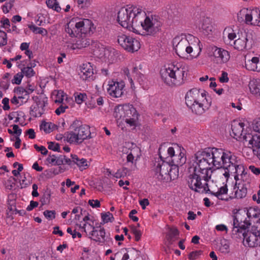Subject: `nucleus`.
Masks as SVG:
<instances>
[{"instance_id":"nucleus-54","label":"nucleus","mask_w":260,"mask_h":260,"mask_svg":"<svg viewBox=\"0 0 260 260\" xmlns=\"http://www.w3.org/2000/svg\"><path fill=\"white\" fill-rule=\"evenodd\" d=\"M43 214L49 220L55 218V211L54 210H46L43 212Z\"/></svg>"},{"instance_id":"nucleus-41","label":"nucleus","mask_w":260,"mask_h":260,"mask_svg":"<svg viewBox=\"0 0 260 260\" xmlns=\"http://www.w3.org/2000/svg\"><path fill=\"white\" fill-rule=\"evenodd\" d=\"M179 235L178 230L175 228H171L166 235V239L168 244H171L175 239Z\"/></svg>"},{"instance_id":"nucleus-6","label":"nucleus","mask_w":260,"mask_h":260,"mask_svg":"<svg viewBox=\"0 0 260 260\" xmlns=\"http://www.w3.org/2000/svg\"><path fill=\"white\" fill-rule=\"evenodd\" d=\"M186 70L180 63L174 62L166 65L160 70L162 80L167 84L180 85L183 83Z\"/></svg>"},{"instance_id":"nucleus-5","label":"nucleus","mask_w":260,"mask_h":260,"mask_svg":"<svg viewBox=\"0 0 260 260\" xmlns=\"http://www.w3.org/2000/svg\"><path fill=\"white\" fill-rule=\"evenodd\" d=\"M226 151L221 149L213 148L202 152H198L196 155L198 159L205 164L208 169H210L213 173H217L218 170H213V167H215L217 169L224 168L225 155Z\"/></svg>"},{"instance_id":"nucleus-34","label":"nucleus","mask_w":260,"mask_h":260,"mask_svg":"<svg viewBox=\"0 0 260 260\" xmlns=\"http://www.w3.org/2000/svg\"><path fill=\"white\" fill-rule=\"evenodd\" d=\"M127 109L125 108V105L123 106L119 105L116 106L114 109V111L113 113L114 117L117 120H123L124 119V116H125V112Z\"/></svg>"},{"instance_id":"nucleus-12","label":"nucleus","mask_w":260,"mask_h":260,"mask_svg":"<svg viewBox=\"0 0 260 260\" xmlns=\"http://www.w3.org/2000/svg\"><path fill=\"white\" fill-rule=\"evenodd\" d=\"M208 56L216 64H222L226 63L230 58V52L226 50L212 45L207 49Z\"/></svg>"},{"instance_id":"nucleus-27","label":"nucleus","mask_w":260,"mask_h":260,"mask_svg":"<svg viewBox=\"0 0 260 260\" xmlns=\"http://www.w3.org/2000/svg\"><path fill=\"white\" fill-rule=\"evenodd\" d=\"M93 70L91 63L86 62L82 64L80 67L79 75L83 80H89L92 78Z\"/></svg>"},{"instance_id":"nucleus-22","label":"nucleus","mask_w":260,"mask_h":260,"mask_svg":"<svg viewBox=\"0 0 260 260\" xmlns=\"http://www.w3.org/2000/svg\"><path fill=\"white\" fill-rule=\"evenodd\" d=\"M221 172L222 175L224 176L226 179L229 177L231 174H234V178L236 182H237V179L240 177L247 174V172H245L244 166L242 164H241L239 161L234 165L233 171L230 169L229 171H225L224 172H223L222 171Z\"/></svg>"},{"instance_id":"nucleus-10","label":"nucleus","mask_w":260,"mask_h":260,"mask_svg":"<svg viewBox=\"0 0 260 260\" xmlns=\"http://www.w3.org/2000/svg\"><path fill=\"white\" fill-rule=\"evenodd\" d=\"M92 26V23L89 19L73 18L67 24L66 31L72 37H76L79 33L85 34L89 32Z\"/></svg>"},{"instance_id":"nucleus-58","label":"nucleus","mask_w":260,"mask_h":260,"mask_svg":"<svg viewBox=\"0 0 260 260\" xmlns=\"http://www.w3.org/2000/svg\"><path fill=\"white\" fill-rule=\"evenodd\" d=\"M34 148L38 151L40 152L43 155H46L48 153V150L45 147L43 146H39L37 144L34 145Z\"/></svg>"},{"instance_id":"nucleus-2","label":"nucleus","mask_w":260,"mask_h":260,"mask_svg":"<svg viewBox=\"0 0 260 260\" xmlns=\"http://www.w3.org/2000/svg\"><path fill=\"white\" fill-rule=\"evenodd\" d=\"M189 169L190 173L192 172L187 179L189 188L200 193H208L210 189L207 182L211 178L212 171L206 168L196 155L192 166Z\"/></svg>"},{"instance_id":"nucleus-8","label":"nucleus","mask_w":260,"mask_h":260,"mask_svg":"<svg viewBox=\"0 0 260 260\" xmlns=\"http://www.w3.org/2000/svg\"><path fill=\"white\" fill-rule=\"evenodd\" d=\"M143 15L139 21L140 27L135 28L134 32L143 36H153L158 32L162 25L159 16L155 15H147L144 11Z\"/></svg>"},{"instance_id":"nucleus-24","label":"nucleus","mask_w":260,"mask_h":260,"mask_svg":"<svg viewBox=\"0 0 260 260\" xmlns=\"http://www.w3.org/2000/svg\"><path fill=\"white\" fill-rule=\"evenodd\" d=\"M198 25L201 31L205 35L211 34L214 29L212 21L208 17H202Z\"/></svg>"},{"instance_id":"nucleus-18","label":"nucleus","mask_w":260,"mask_h":260,"mask_svg":"<svg viewBox=\"0 0 260 260\" xmlns=\"http://www.w3.org/2000/svg\"><path fill=\"white\" fill-rule=\"evenodd\" d=\"M107 92L113 98H119L123 93V89L125 86L123 82L110 81L108 84Z\"/></svg>"},{"instance_id":"nucleus-35","label":"nucleus","mask_w":260,"mask_h":260,"mask_svg":"<svg viewBox=\"0 0 260 260\" xmlns=\"http://www.w3.org/2000/svg\"><path fill=\"white\" fill-rule=\"evenodd\" d=\"M228 190V189L226 185H224L220 186L217 190L210 189V191H209L208 192H210L212 194H214L219 199L223 200L225 199L224 198V196L226 195Z\"/></svg>"},{"instance_id":"nucleus-55","label":"nucleus","mask_w":260,"mask_h":260,"mask_svg":"<svg viewBox=\"0 0 260 260\" xmlns=\"http://www.w3.org/2000/svg\"><path fill=\"white\" fill-rule=\"evenodd\" d=\"M129 170L126 168H123L122 170H118L115 174L114 176L116 178H121L126 175Z\"/></svg>"},{"instance_id":"nucleus-49","label":"nucleus","mask_w":260,"mask_h":260,"mask_svg":"<svg viewBox=\"0 0 260 260\" xmlns=\"http://www.w3.org/2000/svg\"><path fill=\"white\" fill-rule=\"evenodd\" d=\"M250 181V177L247 173L237 179V182H241L242 185H244V186L247 187L249 186Z\"/></svg>"},{"instance_id":"nucleus-61","label":"nucleus","mask_w":260,"mask_h":260,"mask_svg":"<svg viewBox=\"0 0 260 260\" xmlns=\"http://www.w3.org/2000/svg\"><path fill=\"white\" fill-rule=\"evenodd\" d=\"M11 102L15 105H21L25 103L22 101L20 99L18 98V96L16 95V94L11 99Z\"/></svg>"},{"instance_id":"nucleus-1","label":"nucleus","mask_w":260,"mask_h":260,"mask_svg":"<svg viewBox=\"0 0 260 260\" xmlns=\"http://www.w3.org/2000/svg\"><path fill=\"white\" fill-rule=\"evenodd\" d=\"M172 44L177 55L185 60L197 58L202 50L200 40L191 34H181L175 37Z\"/></svg>"},{"instance_id":"nucleus-16","label":"nucleus","mask_w":260,"mask_h":260,"mask_svg":"<svg viewBox=\"0 0 260 260\" xmlns=\"http://www.w3.org/2000/svg\"><path fill=\"white\" fill-rule=\"evenodd\" d=\"M94 46L95 47L93 50L94 55L109 63H111L114 60L115 55L114 49L106 48L100 43L95 44Z\"/></svg>"},{"instance_id":"nucleus-3","label":"nucleus","mask_w":260,"mask_h":260,"mask_svg":"<svg viewBox=\"0 0 260 260\" xmlns=\"http://www.w3.org/2000/svg\"><path fill=\"white\" fill-rule=\"evenodd\" d=\"M144 15V10L140 7L127 5L121 8L117 14V21L124 28L134 32L135 28L140 27L139 21Z\"/></svg>"},{"instance_id":"nucleus-7","label":"nucleus","mask_w":260,"mask_h":260,"mask_svg":"<svg viewBox=\"0 0 260 260\" xmlns=\"http://www.w3.org/2000/svg\"><path fill=\"white\" fill-rule=\"evenodd\" d=\"M89 127L82 124L79 120H75L70 126V131L64 134V140L71 144L79 145L84 140L90 138Z\"/></svg>"},{"instance_id":"nucleus-33","label":"nucleus","mask_w":260,"mask_h":260,"mask_svg":"<svg viewBox=\"0 0 260 260\" xmlns=\"http://www.w3.org/2000/svg\"><path fill=\"white\" fill-rule=\"evenodd\" d=\"M249 88L252 94L258 98L260 96V79L251 80L249 83Z\"/></svg>"},{"instance_id":"nucleus-51","label":"nucleus","mask_w":260,"mask_h":260,"mask_svg":"<svg viewBox=\"0 0 260 260\" xmlns=\"http://www.w3.org/2000/svg\"><path fill=\"white\" fill-rule=\"evenodd\" d=\"M7 44V34L2 30H0V46H4Z\"/></svg>"},{"instance_id":"nucleus-52","label":"nucleus","mask_w":260,"mask_h":260,"mask_svg":"<svg viewBox=\"0 0 260 260\" xmlns=\"http://www.w3.org/2000/svg\"><path fill=\"white\" fill-rule=\"evenodd\" d=\"M60 104H61L59 107L55 111V113L57 115H59L60 114L64 113L66 112V110L69 108V107L63 103Z\"/></svg>"},{"instance_id":"nucleus-47","label":"nucleus","mask_w":260,"mask_h":260,"mask_svg":"<svg viewBox=\"0 0 260 260\" xmlns=\"http://www.w3.org/2000/svg\"><path fill=\"white\" fill-rule=\"evenodd\" d=\"M28 28L35 34L42 35H46L47 34V31L45 28L37 27L33 24L28 25Z\"/></svg>"},{"instance_id":"nucleus-29","label":"nucleus","mask_w":260,"mask_h":260,"mask_svg":"<svg viewBox=\"0 0 260 260\" xmlns=\"http://www.w3.org/2000/svg\"><path fill=\"white\" fill-rule=\"evenodd\" d=\"M237 38L235 30L231 27H226L223 31V40L226 45L233 46L234 39Z\"/></svg>"},{"instance_id":"nucleus-28","label":"nucleus","mask_w":260,"mask_h":260,"mask_svg":"<svg viewBox=\"0 0 260 260\" xmlns=\"http://www.w3.org/2000/svg\"><path fill=\"white\" fill-rule=\"evenodd\" d=\"M141 155V150L136 145L132 144V148L127 152L126 162L136 164Z\"/></svg>"},{"instance_id":"nucleus-38","label":"nucleus","mask_w":260,"mask_h":260,"mask_svg":"<svg viewBox=\"0 0 260 260\" xmlns=\"http://www.w3.org/2000/svg\"><path fill=\"white\" fill-rule=\"evenodd\" d=\"M72 161L76 164L80 170H84L88 167L87 161L86 159L79 158L76 155H72Z\"/></svg>"},{"instance_id":"nucleus-45","label":"nucleus","mask_w":260,"mask_h":260,"mask_svg":"<svg viewBox=\"0 0 260 260\" xmlns=\"http://www.w3.org/2000/svg\"><path fill=\"white\" fill-rule=\"evenodd\" d=\"M47 161L52 165L60 166L63 164V161L61 160V157H57L54 155H49L47 158Z\"/></svg>"},{"instance_id":"nucleus-46","label":"nucleus","mask_w":260,"mask_h":260,"mask_svg":"<svg viewBox=\"0 0 260 260\" xmlns=\"http://www.w3.org/2000/svg\"><path fill=\"white\" fill-rule=\"evenodd\" d=\"M46 3L48 7L57 12H59L61 10L57 0H47Z\"/></svg>"},{"instance_id":"nucleus-57","label":"nucleus","mask_w":260,"mask_h":260,"mask_svg":"<svg viewBox=\"0 0 260 260\" xmlns=\"http://www.w3.org/2000/svg\"><path fill=\"white\" fill-rule=\"evenodd\" d=\"M48 149L53 151H58L59 150V145L57 143L53 142H48Z\"/></svg>"},{"instance_id":"nucleus-32","label":"nucleus","mask_w":260,"mask_h":260,"mask_svg":"<svg viewBox=\"0 0 260 260\" xmlns=\"http://www.w3.org/2000/svg\"><path fill=\"white\" fill-rule=\"evenodd\" d=\"M234 190L235 198L242 199L245 197L247 194V186L242 185L241 182H236Z\"/></svg>"},{"instance_id":"nucleus-20","label":"nucleus","mask_w":260,"mask_h":260,"mask_svg":"<svg viewBox=\"0 0 260 260\" xmlns=\"http://www.w3.org/2000/svg\"><path fill=\"white\" fill-rule=\"evenodd\" d=\"M84 223L83 225L81 224H76V226L79 228V229H81L84 231L89 238L91 236V234L94 233L98 227L94 226V218L93 216L89 215L85 216L83 219Z\"/></svg>"},{"instance_id":"nucleus-19","label":"nucleus","mask_w":260,"mask_h":260,"mask_svg":"<svg viewBox=\"0 0 260 260\" xmlns=\"http://www.w3.org/2000/svg\"><path fill=\"white\" fill-rule=\"evenodd\" d=\"M245 123L241 121H234L232 124V131L231 135L234 138L238 141H244V127Z\"/></svg>"},{"instance_id":"nucleus-15","label":"nucleus","mask_w":260,"mask_h":260,"mask_svg":"<svg viewBox=\"0 0 260 260\" xmlns=\"http://www.w3.org/2000/svg\"><path fill=\"white\" fill-rule=\"evenodd\" d=\"M243 243L245 246L256 247L260 246V230L252 226L250 231L243 234Z\"/></svg>"},{"instance_id":"nucleus-26","label":"nucleus","mask_w":260,"mask_h":260,"mask_svg":"<svg viewBox=\"0 0 260 260\" xmlns=\"http://www.w3.org/2000/svg\"><path fill=\"white\" fill-rule=\"evenodd\" d=\"M245 66L246 69L249 71L259 72L260 58L256 56H254L250 58L247 56H246Z\"/></svg>"},{"instance_id":"nucleus-40","label":"nucleus","mask_w":260,"mask_h":260,"mask_svg":"<svg viewBox=\"0 0 260 260\" xmlns=\"http://www.w3.org/2000/svg\"><path fill=\"white\" fill-rule=\"evenodd\" d=\"M16 95L18 96V98L20 99L23 102H26L29 98V96L26 93L25 89L23 87H19L16 88L15 90Z\"/></svg>"},{"instance_id":"nucleus-9","label":"nucleus","mask_w":260,"mask_h":260,"mask_svg":"<svg viewBox=\"0 0 260 260\" xmlns=\"http://www.w3.org/2000/svg\"><path fill=\"white\" fill-rule=\"evenodd\" d=\"M153 170L157 179L164 182L175 180L179 174V169L176 167H172L170 162L164 160L161 155L157 158V160H155Z\"/></svg>"},{"instance_id":"nucleus-63","label":"nucleus","mask_w":260,"mask_h":260,"mask_svg":"<svg viewBox=\"0 0 260 260\" xmlns=\"http://www.w3.org/2000/svg\"><path fill=\"white\" fill-rule=\"evenodd\" d=\"M13 5L11 3H6L3 7V11L5 13H8L11 9Z\"/></svg>"},{"instance_id":"nucleus-11","label":"nucleus","mask_w":260,"mask_h":260,"mask_svg":"<svg viewBox=\"0 0 260 260\" xmlns=\"http://www.w3.org/2000/svg\"><path fill=\"white\" fill-rule=\"evenodd\" d=\"M167 152L169 156L166 159L169 162H171L172 167H176L178 168L179 166H182L185 163L186 158L185 155V150L179 145H174L170 147Z\"/></svg>"},{"instance_id":"nucleus-30","label":"nucleus","mask_w":260,"mask_h":260,"mask_svg":"<svg viewBox=\"0 0 260 260\" xmlns=\"http://www.w3.org/2000/svg\"><path fill=\"white\" fill-rule=\"evenodd\" d=\"M249 220H245L242 222L239 221V218L237 216H234L233 219V233H237L240 232V229H245L250 225Z\"/></svg>"},{"instance_id":"nucleus-36","label":"nucleus","mask_w":260,"mask_h":260,"mask_svg":"<svg viewBox=\"0 0 260 260\" xmlns=\"http://www.w3.org/2000/svg\"><path fill=\"white\" fill-rule=\"evenodd\" d=\"M90 45V40L86 38L79 39L76 41V42L72 44L70 48L72 50L81 49L85 48Z\"/></svg>"},{"instance_id":"nucleus-21","label":"nucleus","mask_w":260,"mask_h":260,"mask_svg":"<svg viewBox=\"0 0 260 260\" xmlns=\"http://www.w3.org/2000/svg\"><path fill=\"white\" fill-rule=\"evenodd\" d=\"M89 238L101 245L111 241L109 235L107 234L105 229L101 226H99V229H96Z\"/></svg>"},{"instance_id":"nucleus-43","label":"nucleus","mask_w":260,"mask_h":260,"mask_svg":"<svg viewBox=\"0 0 260 260\" xmlns=\"http://www.w3.org/2000/svg\"><path fill=\"white\" fill-rule=\"evenodd\" d=\"M40 128L46 133H50L56 128V126L51 122H44L40 125Z\"/></svg>"},{"instance_id":"nucleus-50","label":"nucleus","mask_w":260,"mask_h":260,"mask_svg":"<svg viewBox=\"0 0 260 260\" xmlns=\"http://www.w3.org/2000/svg\"><path fill=\"white\" fill-rule=\"evenodd\" d=\"M23 77V74L21 72H19L14 75L13 79L12 80V83L13 84L19 85L21 82Z\"/></svg>"},{"instance_id":"nucleus-4","label":"nucleus","mask_w":260,"mask_h":260,"mask_svg":"<svg viewBox=\"0 0 260 260\" xmlns=\"http://www.w3.org/2000/svg\"><path fill=\"white\" fill-rule=\"evenodd\" d=\"M185 103L192 112L197 115L205 113L211 104L206 96V92L197 88H192L186 93Z\"/></svg>"},{"instance_id":"nucleus-53","label":"nucleus","mask_w":260,"mask_h":260,"mask_svg":"<svg viewBox=\"0 0 260 260\" xmlns=\"http://www.w3.org/2000/svg\"><path fill=\"white\" fill-rule=\"evenodd\" d=\"M132 232L135 235V240L138 241L140 240L142 233L140 230L136 226L132 227Z\"/></svg>"},{"instance_id":"nucleus-39","label":"nucleus","mask_w":260,"mask_h":260,"mask_svg":"<svg viewBox=\"0 0 260 260\" xmlns=\"http://www.w3.org/2000/svg\"><path fill=\"white\" fill-rule=\"evenodd\" d=\"M246 215L249 219L258 218L256 222L260 224V209L249 208L247 211Z\"/></svg>"},{"instance_id":"nucleus-37","label":"nucleus","mask_w":260,"mask_h":260,"mask_svg":"<svg viewBox=\"0 0 260 260\" xmlns=\"http://www.w3.org/2000/svg\"><path fill=\"white\" fill-rule=\"evenodd\" d=\"M35 63H31L30 66H27L23 68H21L20 64L18 65V67L21 69V72L23 74V76L27 78H31L35 76V72L33 70L32 67H35Z\"/></svg>"},{"instance_id":"nucleus-23","label":"nucleus","mask_w":260,"mask_h":260,"mask_svg":"<svg viewBox=\"0 0 260 260\" xmlns=\"http://www.w3.org/2000/svg\"><path fill=\"white\" fill-rule=\"evenodd\" d=\"M225 157L224 169L218 170L217 174L221 175L222 171L223 172L225 171H229L230 169L233 171L234 165L238 161L237 157L230 151H226Z\"/></svg>"},{"instance_id":"nucleus-64","label":"nucleus","mask_w":260,"mask_h":260,"mask_svg":"<svg viewBox=\"0 0 260 260\" xmlns=\"http://www.w3.org/2000/svg\"><path fill=\"white\" fill-rule=\"evenodd\" d=\"M249 169L252 172L254 175H258L260 174V168H257L254 166L251 165L249 167Z\"/></svg>"},{"instance_id":"nucleus-42","label":"nucleus","mask_w":260,"mask_h":260,"mask_svg":"<svg viewBox=\"0 0 260 260\" xmlns=\"http://www.w3.org/2000/svg\"><path fill=\"white\" fill-rule=\"evenodd\" d=\"M125 108L127 110L125 112V116H124V120L125 119H129L132 117H134V116H138L137 112L136 109L131 105H125Z\"/></svg>"},{"instance_id":"nucleus-25","label":"nucleus","mask_w":260,"mask_h":260,"mask_svg":"<svg viewBox=\"0 0 260 260\" xmlns=\"http://www.w3.org/2000/svg\"><path fill=\"white\" fill-rule=\"evenodd\" d=\"M46 104L44 100L36 98L35 103L31 107L30 114L31 116L37 117H40L44 111V107Z\"/></svg>"},{"instance_id":"nucleus-13","label":"nucleus","mask_w":260,"mask_h":260,"mask_svg":"<svg viewBox=\"0 0 260 260\" xmlns=\"http://www.w3.org/2000/svg\"><path fill=\"white\" fill-rule=\"evenodd\" d=\"M237 17L239 21H242L244 18L246 24L260 26V9L258 8L252 10L243 8L238 13Z\"/></svg>"},{"instance_id":"nucleus-60","label":"nucleus","mask_w":260,"mask_h":260,"mask_svg":"<svg viewBox=\"0 0 260 260\" xmlns=\"http://www.w3.org/2000/svg\"><path fill=\"white\" fill-rule=\"evenodd\" d=\"M229 80L228 74L225 72H222L220 77H219V81L221 83H227Z\"/></svg>"},{"instance_id":"nucleus-62","label":"nucleus","mask_w":260,"mask_h":260,"mask_svg":"<svg viewBox=\"0 0 260 260\" xmlns=\"http://www.w3.org/2000/svg\"><path fill=\"white\" fill-rule=\"evenodd\" d=\"M88 204L93 208H98L100 207V202L98 200H89Z\"/></svg>"},{"instance_id":"nucleus-31","label":"nucleus","mask_w":260,"mask_h":260,"mask_svg":"<svg viewBox=\"0 0 260 260\" xmlns=\"http://www.w3.org/2000/svg\"><path fill=\"white\" fill-rule=\"evenodd\" d=\"M247 41L248 39L246 34L244 35H242L241 36H239V38L234 41L232 46H233L235 49L242 51L246 49Z\"/></svg>"},{"instance_id":"nucleus-56","label":"nucleus","mask_w":260,"mask_h":260,"mask_svg":"<svg viewBox=\"0 0 260 260\" xmlns=\"http://www.w3.org/2000/svg\"><path fill=\"white\" fill-rule=\"evenodd\" d=\"M202 253L201 250L195 251L190 252L188 255V258L190 260H194L197 259Z\"/></svg>"},{"instance_id":"nucleus-17","label":"nucleus","mask_w":260,"mask_h":260,"mask_svg":"<svg viewBox=\"0 0 260 260\" xmlns=\"http://www.w3.org/2000/svg\"><path fill=\"white\" fill-rule=\"evenodd\" d=\"M244 143H247L248 148L252 149L254 154L260 153V135L255 133L246 134Z\"/></svg>"},{"instance_id":"nucleus-48","label":"nucleus","mask_w":260,"mask_h":260,"mask_svg":"<svg viewBox=\"0 0 260 260\" xmlns=\"http://www.w3.org/2000/svg\"><path fill=\"white\" fill-rule=\"evenodd\" d=\"M124 120L128 126L135 127L138 124V116H134V117L127 118Z\"/></svg>"},{"instance_id":"nucleus-44","label":"nucleus","mask_w":260,"mask_h":260,"mask_svg":"<svg viewBox=\"0 0 260 260\" xmlns=\"http://www.w3.org/2000/svg\"><path fill=\"white\" fill-rule=\"evenodd\" d=\"M64 98V92L61 90H55L53 92L52 99L55 103H62Z\"/></svg>"},{"instance_id":"nucleus-59","label":"nucleus","mask_w":260,"mask_h":260,"mask_svg":"<svg viewBox=\"0 0 260 260\" xmlns=\"http://www.w3.org/2000/svg\"><path fill=\"white\" fill-rule=\"evenodd\" d=\"M78 6L81 8H85L87 7L90 3L87 0H77Z\"/></svg>"},{"instance_id":"nucleus-14","label":"nucleus","mask_w":260,"mask_h":260,"mask_svg":"<svg viewBox=\"0 0 260 260\" xmlns=\"http://www.w3.org/2000/svg\"><path fill=\"white\" fill-rule=\"evenodd\" d=\"M117 42L124 50L130 52L137 51L141 47L138 40L122 34L117 36Z\"/></svg>"}]
</instances>
